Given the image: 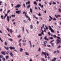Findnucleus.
I'll return each mask as SVG.
<instances>
[{
    "mask_svg": "<svg viewBox=\"0 0 61 61\" xmlns=\"http://www.w3.org/2000/svg\"><path fill=\"white\" fill-rule=\"evenodd\" d=\"M10 10H9L7 12V13L8 14V13H9V12H10Z\"/></svg>",
    "mask_w": 61,
    "mask_h": 61,
    "instance_id": "obj_47",
    "label": "nucleus"
},
{
    "mask_svg": "<svg viewBox=\"0 0 61 61\" xmlns=\"http://www.w3.org/2000/svg\"><path fill=\"white\" fill-rule=\"evenodd\" d=\"M44 3H45V5H47V2H44Z\"/></svg>",
    "mask_w": 61,
    "mask_h": 61,
    "instance_id": "obj_54",
    "label": "nucleus"
},
{
    "mask_svg": "<svg viewBox=\"0 0 61 61\" xmlns=\"http://www.w3.org/2000/svg\"><path fill=\"white\" fill-rule=\"evenodd\" d=\"M9 40H10V41H12L13 40H12V39L11 38H10L9 39Z\"/></svg>",
    "mask_w": 61,
    "mask_h": 61,
    "instance_id": "obj_28",
    "label": "nucleus"
},
{
    "mask_svg": "<svg viewBox=\"0 0 61 61\" xmlns=\"http://www.w3.org/2000/svg\"><path fill=\"white\" fill-rule=\"evenodd\" d=\"M7 14L5 15V16L4 17V19H5V17H6V16H7Z\"/></svg>",
    "mask_w": 61,
    "mask_h": 61,
    "instance_id": "obj_12",
    "label": "nucleus"
},
{
    "mask_svg": "<svg viewBox=\"0 0 61 61\" xmlns=\"http://www.w3.org/2000/svg\"><path fill=\"white\" fill-rule=\"evenodd\" d=\"M1 18H2V19H4V18H3V16L1 15Z\"/></svg>",
    "mask_w": 61,
    "mask_h": 61,
    "instance_id": "obj_43",
    "label": "nucleus"
},
{
    "mask_svg": "<svg viewBox=\"0 0 61 61\" xmlns=\"http://www.w3.org/2000/svg\"><path fill=\"white\" fill-rule=\"evenodd\" d=\"M48 35H49V36H50V35H51V34L50 33V32H48Z\"/></svg>",
    "mask_w": 61,
    "mask_h": 61,
    "instance_id": "obj_42",
    "label": "nucleus"
},
{
    "mask_svg": "<svg viewBox=\"0 0 61 61\" xmlns=\"http://www.w3.org/2000/svg\"><path fill=\"white\" fill-rule=\"evenodd\" d=\"M42 61H45V60L43 58L42 59Z\"/></svg>",
    "mask_w": 61,
    "mask_h": 61,
    "instance_id": "obj_61",
    "label": "nucleus"
},
{
    "mask_svg": "<svg viewBox=\"0 0 61 61\" xmlns=\"http://www.w3.org/2000/svg\"><path fill=\"white\" fill-rule=\"evenodd\" d=\"M26 14H27V13H26V12L25 13V16L27 18H28V19L29 20V21H31V19H30V18H29V17L28 16L26 15Z\"/></svg>",
    "mask_w": 61,
    "mask_h": 61,
    "instance_id": "obj_2",
    "label": "nucleus"
},
{
    "mask_svg": "<svg viewBox=\"0 0 61 61\" xmlns=\"http://www.w3.org/2000/svg\"><path fill=\"white\" fill-rule=\"evenodd\" d=\"M56 59L57 58H55L53 59L52 60V61H55L56 60Z\"/></svg>",
    "mask_w": 61,
    "mask_h": 61,
    "instance_id": "obj_8",
    "label": "nucleus"
},
{
    "mask_svg": "<svg viewBox=\"0 0 61 61\" xmlns=\"http://www.w3.org/2000/svg\"><path fill=\"white\" fill-rule=\"evenodd\" d=\"M0 40L1 41V42H3V40L1 39V37L0 38Z\"/></svg>",
    "mask_w": 61,
    "mask_h": 61,
    "instance_id": "obj_46",
    "label": "nucleus"
},
{
    "mask_svg": "<svg viewBox=\"0 0 61 61\" xmlns=\"http://www.w3.org/2000/svg\"><path fill=\"white\" fill-rule=\"evenodd\" d=\"M25 53L26 55H27V56H29V53H28V52H25Z\"/></svg>",
    "mask_w": 61,
    "mask_h": 61,
    "instance_id": "obj_18",
    "label": "nucleus"
},
{
    "mask_svg": "<svg viewBox=\"0 0 61 61\" xmlns=\"http://www.w3.org/2000/svg\"><path fill=\"white\" fill-rule=\"evenodd\" d=\"M27 3H28V5H30V1H29Z\"/></svg>",
    "mask_w": 61,
    "mask_h": 61,
    "instance_id": "obj_49",
    "label": "nucleus"
},
{
    "mask_svg": "<svg viewBox=\"0 0 61 61\" xmlns=\"http://www.w3.org/2000/svg\"><path fill=\"white\" fill-rule=\"evenodd\" d=\"M38 36H42V34H39Z\"/></svg>",
    "mask_w": 61,
    "mask_h": 61,
    "instance_id": "obj_51",
    "label": "nucleus"
},
{
    "mask_svg": "<svg viewBox=\"0 0 61 61\" xmlns=\"http://www.w3.org/2000/svg\"><path fill=\"white\" fill-rule=\"evenodd\" d=\"M61 47V46H60V45L58 47V48H60Z\"/></svg>",
    "mask_w": 61,
    "mask_h": 61,
    "instance_id": "obj_57",
    "label": "nucleus"
},
{
    "mask_svg": "<svg viewBox=\"0 0 61 61\" xmlns=\"http://www.w3.org/2000/svg\"><path fill=\"white\" fill-rule=\"evenodd\" d=\"M16 14H20V13H22V11H21V10H18V11H16Z\"/></svg>",
    "mask_w": 61,
    "mask_h": 61,
    "instance_id": "obj_5",
    "label": "nucleus"
},
{
    "mask_svg": "<svg viewBox=\"0 0 61 61\" xmlns=\"http://www.w3.org/2000/svg\"><path fill=\"white\" fill-rule=\"evenodd\" d=\"M41 14H40V13H39L38 14V15H39V16H41Z\"/></svg>",
    "mask_w": 61,
    "mask_h": 61,
    "instance_id": "obj_50",
    "label": "nucleus"
},
{
    "mask_svg": "<svg viewBox=\"0 0 61 61\" xmlns=\"http://www.w3.org/2000/svg\"><path fill=\"white\" fill-rule=\"evenodd\" d=\"M41 50V49L40 48H39V49L37 51V52H40Z\"/></svg>",
    "mask_w": 61,
    "mask_h": 61,
    "instance_id": "obj_19",
    "label": "nucleus"
},
{
    "mask_svg": "<svg viewBox=\"0 0 61 61\" xmlns=\"http://www.w3.org/2000/svg\"><path fill=\"white\" fill-rule=\"evenodd\" d=\"M53 4L55 5V4H56V2H53Z\"/></svg>",
    "mask_w": 61,
    "mask_h": 61,
    "instance_id": "obj_58",
    "label": "nucleus"
},
{
    "mask_svg": "<svg viewBox=\"0 0 61 61\" xmlns=\"http://www.w3.org/2000/svg\"><path fill=\"white\" fill-rule=\"evenodd\" d=\"M49 29L50 30H51V31L53 32V33H55V32H54V30L53 29H52V28L50 26H49Z\"/></svg>",
    "mask_w": 61,
    "mask_h": 61,
    "instance_id": "obj_3",
    "label": "nucleus"
},
{
    "mask_svg": "<svg viewBox=\"0 0 61 61\" xmlns=\"http://www.w3.org/2000/svg\"><path fill=\"white\" fill-rule=\"evenodd\" d=\"M9 48L10 49H11L12 50V49H15V48L14 47H12L11 46L10 47H9Z\"/></svg>",
    "mask_w": 61,
    "mask_h": 61,
    "instance_id": "obj_7",
    "label": "nucleus"
},
{
    "mask_svg": "<svg viewBox=\"0 0 61 61\" xmlns=\"http://www.w3.org/2000/svg\"><path fill=\"white\" fill-rule=\"evenodd\" d=\"M45 29L44 30V32H45V33H46V28H45V29Z\"/></svg>",
    "mask_w": 61,
    "mask_h": 61,
    "instance_id": "obj_60",
    "label": "nucleus"
},
{
    "mask_svg": "<svg viewBox=\"0 0 61 61\" xmlns=\"http://www.w3.org/2000/svg\"><path fill=\"white\" fill-rule=\"evenodd\" d=\"M23 6L24 7H25V8L26 7V6H25V4H23Z\"/></svg>",
    "mask_w": 61,
    "mask_h": 61,
    "instance_id": "obj_29",
    "label": "nucleus"
},
{
    "mask_svg": "<svg viewBox=\"0 0 61 61\" xmlns=\"http://www.w3.org/2000/svg\"><path fill=\"white\" fill-rule=\"evenodd\" d=\"M5 5V6H6V5H7V4H6V3H5L4 4Z\"/></svg>",
    "mask_w": 61,
    "mask_h": 61,
    "instance_id": "obj_64",
    "label": "nucleus"
},
{
    "mask_svg": "<svg viewBox=\"0 0 61 61\" xmlns=\"http://www.w3.org/2000/svg\"><path fill=\"white\" fill-rule=\"evenodd\" d=\"M55 16L57 18H58V16H56V15H55Z\"/></svg>",
    "mask_w": 61,
    "mask_h": 61,
    "instance_id": "obj_41",
    "label": "nucleus"
},
{
    "mask_svg": "<svg viewBox=\"0 0 61 61\" xmlns=\"http://www.w3.org/2000/svg\"><path fill=\"white\" fill-rule=\"evenodd\" d=\"M26 44V43H23V46H25V45Z\"/></svg>",
    "mask_w": 61,
    "mask_h": 61,
    "instance_id": "obj_39",
    "label": "nucleus"
},
{
    "mask_svg": "<svg viewBox=\"0 0 61 61\" xmlns=\"http://www.w3.org/2000/svg\"><path fill=\"white\" fill-rule=\"evenodd\" d=\"M21 43H19V46H20V47H21Z\"/></svg>",
    "mask_w": 61,
    "mask_h": 61,
    "instance_id": "obj_52",
    "label": "nucleus"
},
{
    "mask_svg": "<svg viewBox=\"0 0 61 61\" xmlns=\"http://www.w3.org/2000/svg\"><path fill=\"white\" fill-rule=\"evenodd\" d=\"M33 11H32V8H31L30 9V12L31 13H33Z\"/></svg>",
    "mask_w": 61,
    "mask_h": 61,
    "instance_id": "obj_24",
    "label": "nucleus"
},
{
    "mask_svg": "<svg viewBox=\"0 0 61 61\" xmlns=\"http://www.w3.org/2000/svg\"><path fill=\"white\" fill-rule=\"evenodd\" d=\"M10 55L12 57H13V54L11 52L10 54Z\"/></svg>",
    "mask_w": 61,
    "mask_h": 61,
    "instance_id": "obj_11",
    "label": "nucleus"
},
{
    "mask_svg": "<svg viewBox=\"0 0 61 61\" xmlns=\"http://www.w3.org/2000/svg\"><path fill=\"white\" fill-rule=\"evenodd\" d=\"M57 52H58L57 53L58 54H59V53H60V51H58V50H57Z\"/></svg>",
    "mask_w": 61,
    "mask_h": 61,
    "instance_id": "obj_34",
    "label": "nucleus"
},
{
    "mask_svg": "<svg viewBox=\"0 0 61 61\" xmlns=\"http://www.w3.org/2000/svg\"><path fill=\"white\" fill-rule=\"evenodd\" d=\"M8 54H9V51H7L6 53V54H7V55H8Z\"/></svg>",
    "mask_w": 61,
    "mask_h": 61,
    "instance_id": "obj_48",
    "label": "nucleus"
},
{
    "mask_svg": "<svg viewBox=\"0 0 61 61\" xmlns=\"http://www.w3.org/2000/svg\"><path fill=\"white\" fill-rule=\"evenodd\" d=\"M17 6H18V8H19L21 6V5H20V4H18L17 5Z\"/></svg>",
    "mask_w": 61,
    "mask_h": 61,
    "instance_id": "obj_15",
    "label": "nucleus"
},
{
    "mask_svg": "<svg viewBox=\"0 0 61 61\" xmlns=\"http://www.w3.org/2000/svg\"><path fill=\"white\" fill-rule=\"evenodd\" d=\"M45 27H46V29H47V30L48 29V28L46 27V26H45Z\"/></svg>",
    "mask_w": 61,
    "mask_h": 61,
    "instance_id": "obj_45",
    "label": "nucleus"
},
{
    "mask_svg": "<svg viewBox=\"0 0 61 61\" xmlns=\"http://www.w3.org/2000/svg\"><path fill=\"white\" fill-rule=\"evenodd\" d=\"M56 19L55 18H54L53 19V20H54V21H56Z\"/></svg>",
    "mask_w": 61,
    "mask_h": 61,
    "instance_id": "obj_30",
    "label": "nucleus"
},
{
    "mask_svg": "<svg viewBox=\"0 0 61 61\" xmlns=\"http://www.w3.org/2000/svg\"><path fill=\"white\" fill-rule=\"evenodd\" d=\"M1 54H2L3 55H5V52H1Z\"/></svg>",
    "mask_w": 61,
    "mask_h": 61,
    "instance_id": "obj_14",
    "label": "nucleus"
},
{
    "mask_svg": "<svg viewBox=\"0 0 61 61\" xmlns=\"http://www.w3.org/2000/svg\"><path fill=\"white\" fill-rule=\"evenodd\" d=\"M39 5L40 6H41V4L40 3H39Z\"/></svg>",
    "mask_w": 61,
    "mask_h": 61,
    "instance_id": "obj_56",
    "label": "nucleus"
},
{
    "mask_svg": "<svg viewBox=\"0 0 61 61\" xmlns=\"http://www.w3.org/2000/svg\"><path fill=\"white\" fill-rule=\"evenodd\" d=\"M3 61H5V59L4 58H3Z\"/></svg>",
    "mask_w": 61,
    "mask_h": 61,
    "instance_id": "obj_53",
    "label": "nucleus"
},
{
    "mask_svg": "<svg viewBox=\"0 0 61 61\" xmlns=\"http://www.w3.org/2000/svg\"><path fill=\"white\" fill-rule=\"evenodd\" d=\"M11 16L12 17H13H13H15V15H12Z\"/></svg>",
    "mask_w": 61,
    "mask_h": 61,
    "instance_id": "obj_36",
    "label": "nucleus"
},
{
    "mask_svg": "<svg viewBox=\"0 0 61 61\" xmlns=\"http://www.w3.org/2000/svg\"><path fill=\"white\" fill-rule=\"evenodd\" d=\"M21 37V36H20V35H19V36H18V38H20Z\"/></svg>",
    "mask_w": 61,
    "mask_h": 61,
    "instance_id": "obj_35",
    "label": "nucleus"
},
{
    "mask_svg": "<svg viewBox=\"0 0 61 61\" xmlns=\"http://www.w3.org/2000/svg\"><path fill=\"white\" fill-rule=\"evenodd\" d=\"M44 44H46L47 43V41H45L44 42Z\"/></svg>",
    "mask_w": 61,
    "mask_h": 61,
    "instance_id": "obj_22",
    "label": "nucleus"
},
{
    "mask_svg": "<svg viewBox=\"0 0 61 61\" xmlns=\"http://www.w3.org/2000/svg\"><path fill=\"white\" fill-rule=\"evenodd\" d=\"M53 36L55 38H57V40L56 41L57 42L56 44L61 43V38H60L58 37H56V36L55 35H54Z\"/></svg>",
    "mask_w": 61,
    "mask_h": 61,
    "instance_id": "obj_1",
    "label": "nucleus"
},
{
    "mask_svg": "<svg viewBox=\"0 0 61 61\" xmlns=\"http://www.w3.org/2000/svg\"><path fill=\"white\" fill-rule=\"evenodd\" d=\"M7 30H8V32H9V28H8L7 29Z\"/></svg>",
    "mask_w": 61,
    "mask_h": 61,
    "instance_id": "obj_62",
    "label": "nucleus"
},
{
    "mask_svg": "<svg viewBox=\"0 0 61 61\" xmlns=\"http://www.w3.org/2000/svg\"><path fill=\"white\" fill-rule=\"evenodd\" d=\"M4 48L5 49H6L7 50H9V48H8V47H4Z\"/></svg>",
    "mask_w": 61,
    "mask_h": 61,
    "instance_id": "obj_9",
    "label": "nucleus"
},
{
    "mask_svg": "<svg viewBox=\"0 0 61 61\" xmlns=\"http://www.w3.org/2000/svg\"><path fill=\"white\" fill-rule=\"evenodd\" d=\"M30 29H33V25H30Z\"/></svg>",
    "mask_w": 61,
    "mask_h": 61,
    "instance_id": "obj_20",
    "label": "nucleus"
},
{
    "mask_svg": "<svg viewBox=\"0 0 61 61\" xmlns=\"http://www.w3.org/2000/svg\"><path fill=\"white\" fill-rule=\"evenodd\" d=\"M6 59H8L9 58V56H6Z\"/></svg>",
    "mask_w": 61,
    "mask_h": 61,
    "instance_id": "obj_23",
    "label": "nucleus"
},
{
    "mask_svg": "<svg viewBox=\"0 0 61 61\" xmlns=\"http://www.w3.org/2000/svg\"><path fill=\"white\" fill-rule=\"evenodd\" d=\"M51 44L54 47V43H51Z\"/></svg>",
    "mask_w": 61,
    "mask_h": 61,
    "instance_id": "obj_25",
    "label": "nucleus"
},
{
    "mask_svg": "<svg viewBox=\"0 0 61 61\" xmlns=\"http://www.w3.org/2000/svg\"><path fill=\"white\" fill-rule=\"evenodd\" d=\"M23 29L22 30V31L23 32L24 31V26L23 27Z\"/></svg>",
    "mask_w": 61,
    "mask_h": 61,
    "instance_id": "obj_37",
    "label": "nucleus"
},
{
    "mask_svg": "<svg viewBox=\"0 0 61 61\" xmlns=\"http://www.w3.org/2000/svg\"><path fill=\"white\" fill-rule=\"evenodd\" d=\"M54 40H52L50 42L51 43H52V42H54Z\"/></svg>",
    "mask_w": 61,
    "mask_h": 61,
    "instance_id": "obj_59",
    "label": "nucleus"
},
{
    "mask_svg": "<svg viewBox=\"0 0 61 61\" xmlns=\"http://www.w3.org/2000/svg\"><path fill=\"white\" fill-rule=\"evenodd\" d=\"M58 11L59 12H60V13H61V9H60V8H59L58 9Z\"/></svg>",
    "mask_w": 61,
    "mask_h": 61,
    "instance_id": "obj_16",
    "label": "nucleus"
},
{
    "mask_svg": "<svg viewBox=\"0 0 61 61\" xmlns=\"http://www.w3.org/2000/svg\"><path fill=\"white\" fill-rule=\"evenodd\" d=\"M34 5H37V3H36V2L35 1L34 2Z\"/></svg>",
    "mask_w": 61,
    "mask_h": 61,
    "instance_id": "obj_17",
    "label": "nucleus"
},
{
    "mask_svg": "<svg viewBox=\"0 0 61 61\" xmlns=\"http://www.w3.org/2000/svg\"><path fill=\"white\" fill-rule=\"evenodd\" d=\"M23 49L22 48H21L20 50V51L21 52H22L23 51Z\"/></svg>",
    "mask_w": 61,
    "mask_h": 61,
    "instance_id": "obj_21",
    "label": "nucleus"
},
{
    "mask_svg": "<svg viewBox=\"0 0 61 61\" xmlns=\"http://www.w3.org/2000/svg\"><path fill=\"white\" fill-rule=\"evenodd\" d=\"M9 31H10L11 34H12V32H13L12 29H11L9 30Z\"/></svg>",
    "mask_w": 61,
    "mask_h": 61,
    "instance_id": "obj_13",
    "label": "nucleus"
},
{
    "mask_svg": "<svg viewBox=\"0 0 61 61\" xmlns=\"http://www.w3.org/2000/svg\"><path fill=\"white\" fill-rule=\"evenodd\" d=\"M50 39H53V38L52 37H50Z\"/></svg>",
    "mask_w": 61,
    "mask_h": 61,
    "instance_id": "obj_44",
    "label": "nucleus"
},
{
    "mask_svg": "<svg viewBox=\"0 0 61 61\" xmlns=\"http://www.w3.org/2000/svg\"><path fill=\"white\" fill-rule=\"evenodd\" d=\"M49 17H50V18L51 19V20L53 19V18H52V17H51V16H49Z\"/></svg>",
    "mask_w": 61,
    "mask_h": 61,
    "instance_id": "obj_31",
    "label": "nucleus"
},
{
    "mask_svg": "<svg viewBox=\"0 0 61 61\" xmlns=\"http://www.w3.org/2000/svg\"><path fill=\"white\" fill-rule=\"evenodd\" d=\"M47 46L48 47H51V46L50 45H47Z\"/></svg>",
    "mask_w": 61,
    "mask_h": 61,
    "instance_id": "obj_27",
    "label": "nucleus"
},
{
    "mask_svg": "<svg viewBox=\"0 0 61 61\" xmlns=\"http://www.w3.org/2000/svg\"><path fill=\"white\" fill-rule=\"evenodd\" d=\"M30 5H28L27 7V8H30Z\"/></svg>",
    "mask_w": 61,
    "mask_h": 61,
    "instance_id": "obj_38",
    "label": "nucleus"
},
{
    "mask_svg": "<svg viewBox=\"0 0 61 61\" xmlns=\"http://www.w3.org/2000/svg\"><path fill=\"white\" fill-rule=\"evenodd\" d=\"M44 38L45 40H47V41H48L49 40V39L47 38V36H46L45 37H44Z\"/></svg>",
    "mask_w": 61,
    "mask_h": 61,
    "instance_id": "obj_6",
    "label": "nucleus"
},
{
    "mask_svg": "<svg viewBox=\"0 0 61 61\" xmlns=\"http://www.w3.org/2000/svg\"><path fill=\"white\" fill-rule=\"evenodd\" d=\"M4 44L5 45V46H7V43L6 42H5L4 43Z\"/></svg>",
    "mask_w": 61,
    "mask_h": 61,
    "instance_id": "obj_32",
    "label": "nucleus"
},
{
    "mask_svg": "<svg viewBox=\"0 0 61 61\" xmlns=\"http://www.w3.org/2000/svg\"><path fill=\"white\" fill-rule=\"evenodd\" d=\"M7 20L8 22H9V19H11V17H12V16H10V17H9V16H7Z\"/></svg>",
    "mask_w": 61,
    "mask_h": 61,
    "instance_id": "obj_4",
    "label": "nucleus"
},
{
    "mask_svg": "<svg viewBox=\"0 0 61 61\" xmlns=\"http://www.w3.org/2000/svg\"><path fill=\"white\" fill-rule=\"evenodd\" d=\"M23 22H24V23H26V22H27V21L25 20H24V21H23Z\"/></svg>",
    "mask_w": 61,
    "mask_h": 61,
    "instance_id": "obj_40",
    "label": "nucleus"
},
{
    "mask_svg": "<svg viewBox=\"0 0 61 61\" xmlns=\"http://www.w3.org/2000/svg\"><path fill=\"white\" fill-rule=\"evenodd\" d=\"M17 7H18V6H17V5L15 7V8H17Z\"/></svg>",
    "mask_w": 61,
    "mask_h": 61,
    "instance_id": "obj_63",
    "label": "nucleus"
},
{
    "mask_svg": "<svg viewBox=\"0 0 61 61\" xmlns=\"http://www.w3.org/2000/svg\"><path fill=\"white\" fill-rule=\"evenodd\" d=\"M29 43H30V45L31 46H32V43H31V42L30 41H29Z\"/></svg>",
    "mask_w": 61,
    "mask_h": 61,
    "instance_id": "obj_26",
    "label": "nucleus"
},
{
    "mask_svg": "<svg viewBox=\"0 0 61 61\" xmlns=\"http://www.w3.org/2000/svg\"><path fill=\"white\" fill-rule=\"evenodd\" d=\"M0 58H3V56L2 55H1L0 56Z\"/></svg>",
    "mask_w": 61,
    "mask_h": 61,
    "instance_id": "obj_33",
    "label": "nucleus"
},
{
    "mask_svg": "<svg viewBox=\"0 0 61 61\" xmlns=\"http://www.w3.org/2000/svg\"><path fill=\"white\" fill-rule=\"evenodd\" d=\"M2 3V1H0V5H1V4Z\"/></svg>",
    "mask_w": 61,
    "mask_h": 61,
    "instance_id": "obj_55",
    "label": "nucleus"
},
{
    "mask_svg": "<svg viewBox=\"0 0 61 61\" xmlns=\"http://www.w3.org/2000/svg\"><path fill=\"white\" fill-rule=\"evenodd\" d=\"M42 54H44L45 56H46V52H42Z\"/></svg>",
    "mask_w": 61,
    "mask_h": 61,
    "instance_id": "obj_10",
    "label": "nucleus"
}]
</instances>
